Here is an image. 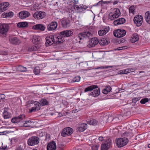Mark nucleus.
<instances>
[{"mask_svg":"<svg viewBox=\"0 0 150 150\" xmlns=\"http://www.w3.org/2000/svg\"><path fill=\"white\" fill-rule=\"evenodd\" d=\"M62 26L64 28H67L70 25V21L68 18L65 19L62 21Z\"/></svg>","mask_w":150,"mask_h":150,"instance_id":"obj_23","label":"nucleus"},{"mask_svg":"<svg viewBox=\"0 0 150 150\" xmlns=\"http://www.w3.org/2000/svg\"><path fill=\"white\" fill-rule=\"evenodd\" d=\"M10 28L8 24L3 23L0 25V36H5Z\"/></svg>","mask_w":150,"mask_h":150,"instance_id":"obj_4","label":"nucleus"},{"mask_svg":"<svg viewBox=\"0 0 150 150\" xmlns=\"http://www.w3.org/2000/svg\"><path fill=\"white\" fill-rule=\"evenodd\" d=\"M40 47L39 45L32 46L28 49V50L30 52L35 51L39 49Z\"/></svg>","mask_w":150,"mask_h":150,"instance_id":"obj_38","label":"nucleus"},{"mask_svg":"<svg viewBox=\"0 0 150 150\" xmlns=\"http://www.w3.org/2000/svg\"><path fill=\"white\" fill-rule=\"evenodd\" d=\"M129 141L128 139L124 137L120 138L116 141L117 146L118 147H123L126 145Z\"/></svg>","mask_w":150,"mask_h":150,"instance_id":"obj_5","label":"nucleus"},{"mask_svg":"<svg viewBox=\"0 0 150 150\" xmlns=\"http://www.w3.org/2000/svg\"><path fill=\"white\" fill-rule=\"evenodd\" d=\"M112 1H106V2H107L106 4H108L109 3H112Z\"/></svg>","mask_w":150,"mask_h":150,"instance_id":"obj_64","label":"nucleus"},{"mask_svg":"<svg viewBox=\"0 0 150 150\" xmlns=\"http://www.w3.org/2000/svg\"><path fill=\"white\" fill-rule=\"evenodd\" d=\"M77 13L81 12L83 11L82 6L81 5H76Z\"/></svg>","mask_w":150,"mask_h":150,"instance_id":"obj_40","label":"nucleus"},{"mask_svg":"<svg viewBox=\"0 0 150 150\" xmlns=\"http://www.w3.org/2000/svg\"><path fill=\"white\" fill-rule=\"evenodd\" d=\"M110 28L109 26H104L101 29L99 30L98 33L100 36H103L105 35L110 30Z\"/></svg>","mask_w":150,"mask_h":150,"instance_id":"obj_11","label":"nucleus"},{"mask_svg":"<svg viewBox=\"0 0 150 150\" xmlns=\"http://www.w3.org/2000/svg\"><path fill=\"white\" fill-rule=\"evenodd\" d=\"M57 26V23L56 22H52L47 25V29L48 31H53L56 29Z\"/></svg>","mask_w":150,"mask_h":150,"instance_id":"obj_13","label":"nucleus"},{"mask_svg":"<svg viewBox=\"0 0 150 150\" xmlns=\"http://www.w3.org/2000/svg\"><path fill=\"white\" fill-rule=\"evenodd\" d=\"M9 40L11 43L14 45H17L20 42L19 40L16 37H10Z\"/></svg>","mask_w":150,"mask_h":150,"instance_id":"obj_29","label":"nucleus"},{"mask_svg":"<svg viewBox=\"0 0 150 150\" xmlns=\"http://www.w3.org/2000/svg\"><path fill=\"white\" fill-rule=\"evenodd\" d=\"M5 133V132H0V135H2L4 134Z\"/></svg>","mask_w":150,"mask_h":150,"instance_id":"obj_61","label":"nucleus"},{"mask_svg":"<svg viewBox=\"0 0 150 150\" xmlns=\"http://www.w3.org/2000/svg\"><path fill=\"white\" fill-rule=\"evenodd\" d=\"M46 16L45 13L42 11H37L33 14L34 18L37 19H42Z\"/></svg>","mask_w":150,"mask_h":150,"instance_id":"obj_10","label":"nucleus"},{"mask_svg":"<svg viewBox=\"0 0 150 150\" xmlns=\"http://www.w3.org/2000/svg\"><path fill=\"white\" fill-rule=\"evenodd\" d=\"M98 122V121L95 119H93L87 121V123L88 124L94 126H95L97 125Z\"/></svg>","mask_w":150,"mask_h":150,"instance_id":"obj_36","label":"nucleus"},{"mask_svg":"<svg viewBox=\"0 0 150 150\" xmlns=\"http://www.w3.org/2000/svg\"><path fill=\"white\" fill-rule=\"evenodd\" d=\"M145 19L146 22L150 24V11H147L145 14Z\"/></svg>","mask_w":150,"mask_h":150,"instance_id":"obj_34","label":"nucleus"},{"mask_svg":"<svg viewBox=\"0 0 150 150\" xmlns=\"http://www.w3.org/2000/svg\"><path fill=\"white\" fill-rule=\"evenodd\" d=\"M98 139L99 141H102L103 139V137H99Z\"/></svg>","mask_w":150,"mask_h":150,"instance_id":"obj_57","label":"nucleus"},{"mask_svg":"<svg viewBox=\"0 0 150 150\" xmlns=\"http://www.w3.org/2000/svg\"><path fill=\"white\" fill-rule=\"evenodd\" d=\"M32 28L34 30L43 31L45 30V26L43 24H37L33 26Z\"/></svg>","mask_w":150,"mask_h":150,"instance_id":"obj_16","label":"nucleus"},{"mask_svg":"<svg viewBox=\"0 0 150 150\" xmlns=\"http://www.w3.org/2000/svg\"><path fill=\"white\" fill-rule=\"evenodd\" d=\"M141 98V97H136L132 99V103H136L138 101H139Z\"/></svg>","mask_w":150,"mask_h":150,"instance_id":"obj_45","label":"nucleus"},{"mask_svg":"<svg viewBox=\"0 0 150 150\" xmlns=\"http://www.w3.org/2000/svg\"><path fill=\"white\" fill-rule=\"evenodd\" d=\"M18 69V70L21 72H25L27 71L26 68L22 66H19Z\"/></svg>","mask_w":150,"mask_h":150,"instance_id":"obj_41","label":"nucleus"},{"mask_svg":"<svg viewBox=\"0 0 150 150\" xmlns=\"http://www.w3.org/2000/svg\"><path fill=\"white\" fill-rule=\"evenodd\" d=\"M112 89L111 87L110 86H107L105 88L102 90V92L105 94H107L108 92H110Z\"/></svg>","mask_w":150,"mask_h":150,"instance_id":"obj_37","label":"nucleus"},{"mask_svg":"<svg viewBox=\"0 0 150 150\" xmlns=\"http://www.w3.org/2000/svg\"><path fill=\"white\" fill-rule=\"evenodd\" d=\"M125 39L123 38H122L121 39V40H120V43H123L125 42Z\"/></svg>","mask_w":150,"mask_h":150,"instance_id":"obj_58","label":"nucleus"},{"mask_svg":"<svg viewBox=\"0 0 150 150\" xmlns=\"http://www.w3.org/2000/svg\"><path fill=\"white\" fill-rule=\"evenodd\" d=\"M81 79V77L80 76H76V82H79Z\"/></svg>","mask_w":150,"mask_h":150,"instance_id":"obj_52","label":"nucleus"},{"mask_svg":"<svg viewBox=\"0 0 150 150\" xmlns=\"http://www.w3.org/2000/svg\"><path fill=\"white\" fill-rule=\"evenodd\" d=\"M113 66H102L99 67H97L95 68V69H108L109 68H113Z\"/></svg>","mask_w":150,"mask_h":150,"instance_id":"obj_42","label":"nucleus"},{"mask_svg":"<svg viewBox=\"0 0 150 150\" xmlns=\"http://www.w3.org/2000/svg\"><path fill=\"white\" fill-rule=\"evenodd\" d=\"M39 141L40 139L38 137L33 136L28 139L27 144L29 146H34L38 145Z\"/></svg>","mask_w":150,"mask_h":150,"instance_id":"obj_3","label":"nucleus"},{"mask_svg":"<svg viewBox=\"0 0 150 150\" xmlns=\"http://www.w3.org/2000/svg\"><path fill=\"white\" fill-rule=\"evenodd\" d=\"M64 41V37L61 36L60 35L57 36L55 40V43L56 44L61 43Z\"/></svg>","mask_w":150,"mask_h":150,"instance_id":"obj_30","label":"nucleus"},{"mask_svg":"<svg viewBox=\"0 0 150 150\" xmlns=\"http://www.w3.org/2000/svg\"><path fill=\"white\" fill-rule=\"evenodd\" d=\"M134 6H131L129 9V13H132L133 14H134Z\"/></svg>","mask_w":150,"mask_h":150,"instance_id":"obj_46","label":"nucleus"},{"mask_svg":"<svg viewBox=\"0 0 150 150\" xmlns=\"http://www.w3.org/2000/svg\"><path fill=\"white\" fill-rule=\"evenodd\" d=\"M8 109H4L3 114V116L4 119H8L11 117V113L8 112Z\"/></svg>","mask_w":150,"mask_h":150,"instance_id":"obj_27","label":"nucleus"},{"mask_svg":"<svg viewBox=\"0 0 150 150\" xmlns=\"http://www.w3.org/2000/svg\"><path fill=\"white\" fill-rule=\"evenodd\" d=\"M102 1H99L98 3L97 4H94L93 6H102Z\"/></svg>","mask_w":150,"mask_h":150,"instance_id":"obj_49","label":"nucleus"},{"mask_svg":"<svg viewBox=\"0 0 150 150\" xmlns=\"http://www.w3.org/2000/svg\"><path fill=\"white\" fill-rule=\"evenodd\" d=\"M28 23L25 22H21L18 23L17 26L18 28H25L28 26Z\"/></svg>","mask_w":150,"mask_h":150,"instance_id":"obj_35","label":"nucleus"},{"mask_svg":"<svg viewBox=\"0 0 150 150\" xmlns=\"http://www.w3.org/2000/svg\"><path fill=\"white\" fill-rule=\"evenodd\" d=\"M41 105L42 106H45L46 105H48L49 102L45 98L42 99L40 101Z\"/></svg>","mask_w":150,"mask_h":150,"instance_id":"obj_39","label":"nucleus"},{"mask_svg":"<svg viewBox=\"0 0 150 150\" xmlns=\"http://www.w3.org/2000/svg\"><path fill=\"white\" fill-rule=\"evenodd\" d=\"M126 33V31L123 29H118L113 31L114 35L115 37L117 38L123 37L125 36Z\"/></svg>","mask_w":150,"mask_h":150,"instance_id":"obj_7","label":"nucleus"},{"mask_svg":"<svg viewBox=\"0 0 150 150\" xmlns=\"http://www.w3.org/2000/svg\"><path fill=\"white\" fill-rule=\"evenodd\" d=\"M46 42L45 45L46 46H49V45L55 43V40L54 39L53 36H51L50 37H47L46 39Z\"/></svg>","mask_w":150,"mask_h":150,"instance_id":"obj_14","label":"nucleus"},{"mask_svg":"<svg viewBox=\"0 0 150 150\" xmlns=\"http://www.w3.org/2000/svg\"><path fill=\"white\" fill-rule=\"evenodd\" d=\"M5 98V96L4 94H1L0 95V99H4Z\"/></svg>","mask_w":150,"mask_h":150,"instance_id":"obj_53","label":"nucleus"},{"mask_svg":"<svg viewBox=\"0 0 150 150\" xmlns=\"http://www.w3.org/2000/svg\"><path fill=\"white\" fill-rule=\"evenodd\" d=\"M13 16V13L12 11L8 12H4L1 15L2 17L3 18H11Z\"/></svg>","mask_w":150,"mask_h":150,"instance_id":"obj_25","label":"nucleus"},{"mask_svg":"<svg viewBox=\"0 0 150 150\" xmlns=\"http://www.w3.org/2000/svg\"><path fill=\"white\" fill-rule=\"evenodd\" d=\"M32 41L33 43L37 45H39L40 43L39 38L37 36H33L32 38Z\"/></svg>","mask_w":150,"mask_h":150,"instance_id":"obj_32","label":"nucleus"},{"mask_svg":"<svg viewBox=\"0 0 150 150\" xmlns=\"http://www.w3.org/2000/svg\"><path fill=\"white\" fill-rule=\"evenodd\" d=\"M122 50V47H119L117 48V49H116V50ZM115 50H116V49H115Z\"/></svg>","mask_w":150,"mask_h":150,"instance_id":"obj_60","label":"nucleus"},{"mask_svg":"<svg viewBox=\"0 0 150 150\" xmlns=\"http://www.w3.org/2000/svg\"><path fill=\"white\" fill-rule=\"evenodd\" d=\"M122 50L126 49L127 48V47L126 46H122Z\"/></svg>","mask_w":150,"mask_h":150,"instance_id":"obj_62","label":"nucleus"},{"mask_svg":"<svg viewBox=\"0 0 150 150\" xmlns=\"http://www.w3.org/2000/svg\"><path fill=\"white\" fill-rule=\"evenodd\" d=\"M60 35L64 37H69L71 36L73 34V32L70 30H65L59 33Z\"/></svg>","mask_w":150,"mask_h":150,"instance_id":"obj_15","label":"nucleus"},{"mask_svg":"<svg viewBox=\"0 0 150 150\" xmlns=\"http://www.w3.org/2000/svg\"><path fill=\"white\" fill-rule=\"evenodd\" d=\"M143 18L142 16L141 15H136L134 18L133 21L137 26L139 27L140 26L143 22Z\"/></svg>","mask_w":150,"mask_h":150,"instance_id":"obj_8","label":"nucleus"},{"mask_svg":"<svg viewBox=\"0 0 150 150\" xmlns=\"http://www.w3.org/2000/svg\"><path fill=\"white\" fill-rule=\"evenodd\" d=\"M139 38L138 34L137 33H134L132 37L130 39V41L131 42L134 43L139 40Z\"/></svg>","mask_w":150,"mask_h":150,"instance_id":"obj_26","label":"nucleus"},{"mask_svg":"<svg viewBox=\"0 0 150 150\" xmlns=\"http://www.w3.org/2000/svg\"><path fill=\"white\" fill-rule=\"evenodd\" d=\"M149 101V99L147 98H143L141 100L140 103L142 104H145Z\"/></svg>","mask_w":150,"mask_h":150,"instance_id":"obj_44","label":"nucleus"},{"mask_svg":"<svg viewBox=\"0 0 150 150\" xmlns=\"http://www.w3.org/2000/svg\"><path fill=\"white\" fill-rule=\"evenodd\" d=\"M125 21L126 20L124 18H121L114 21L113 23L115 25L117 26L118 25L123 24L125 23Z\"/></svg>","mask_w":150,"mask_h":150,"instance_id":"obj_20","label":"nucleus"},{"mask_svg":"<svg viewBox=\"0 0 150 150\" xmlns=\"http://www.w3.org/2000/svg\"><path fill=\"white\" fill-rule=\"evenodd\" d=\"M87 124L85 123L79 124L76 129L77 131L80 132H83L87 129Z\"/></svg>","mask_w":150,"mask_h":150,"instance_id":"obj_21","label":"nucleus"},{"mask_svg":"<svg viewBox=\"0 0 150 150\" xmlns=\"http://www.w3.org/2000/svg\"><path fill=\"white\" fill-rule=\"evenodd\" d=\"M114 10L113 14L112 12H110L108 15L109 19L111 20H113L117 18L121 15L120 11L119 8H115Z\"/></svg>","mask_w":150,"mask_h":150,"instance_id":"obj_6","label":"nucleus"},{"mask_svg":"<svg viewBox=\"0 0 150 150\" xmlns=\"http://www.w3.org/2000/svg\"><path fill=\"white\" fill-rule=\"evenodd\" d=\"M34 105H35V108L36 109V110L38 111L39 110L40 108L41 104L38 102H33L32 100H30L28 102L27 104L28 107L32 106V105H30V104Z\"/></svg>","mask_w":150,"mask_h":150,"instance_id":"obj_12","label":"nucleus"},{"mask_svg":"<svg viewBox=\"0 0 150 150\" xmlns=\"http://www.w3.org/2000/svg\"><path fill=\"white\" fill-rule=\"evenodd\" d=\"M3 144L2 143V146L0 147V150H5L7 148V145L3 146Z\"/></svg>","mask_w":150,"mask_h":150,"instance_id":"obj_50","label":"nucleus"},{"mask_svg":"<svg viewBox=\"0 0 150 150\" xmlns=\"http://www.w3.org/2000/svg\"><path fill=\"white\" fill-rule=\"evenodd\" d=\"M99 43L102 46H104L105 45H107L110 43L109 40L105 38H102L101 40H99Z\"/></svg>","mask_w":150,"mask_h":150,"instance_id":"obj_28","label":"nucleus"},{"mask_svg":"<svg viewBox=\"0 0 150 150\" xmlns=\"http://www.w3.org/2000/svg\"><path fill=\"white\" fill-rule=\"evenodd\" d=\"M37 111L36 109L34 107H32L31 109H30L29 110V113H31L32 112H36Z\"/></svg>","mask_w":150,"mask_h":150,"instance_id":"obj_47","label":"nucleus"},{"mask_svg":"<svg viewBox=\"0 0 150 150\" xmlns=\"http://www.w3.org/2000/svg\"><path fill=\"white\" fill-rule=\"evenodd\" d=\"M7 52H6L5 51L3 52V54L4 55H7Z\"/></svg>","mask_w":150,"mask_h":150,"instance_id":"obj_63","label":"nucleus"},{"mask_svg":"<svg viewBox=\"0 0 150 150\" xmlns=\"http://www.w3.org/2000/svg\"><path fill=\"white\" fill-rule=\"evenodd\" d=\"M93 91L90 93L89 95L90 96H92L93 97H97L98 96L100 93V89L98 87V88H96Z\"/></svg>","mask_w":150,"mask_h":150,"instance_id":"obj_22","label":"nucleus"},{"mask_svg":"<svg viewBox=\"0 0 150 150\" xmlns=\"http://www.w3.org/2000/svg\"><path fill=\"white\" fill-rule=\"evenodd\" d=\"M77 22L78 23L79 22L78 21H76V26H78V27H76V28L77 29H79V28H79L80 27H81L82 26L81 25H80L79 24V25L78 26L77 25V24H78V23H77Z\"/></svg>","mask_w":150,"mask_h":150,"instance_id":"obj_55","label":"nucleus"},{"mask_svg":"<svg viewBox=\"0 0 150 150\" xmlns=\"http://www.w3.org/2000/svg\"><path fill=\"white\" fill-rule=\"evenodd\" d=\"M73 132V129L70 127L65 128L62 133V135L63 137H66L71 134Z\"/></svg>","mask_w":150,"mask_h":150,"instance_id":"obj_9","label":"nucleus"},{"mask_svg":"<svg viewBox=\"0 0 150 150\" xmlns=\"http://www.w3.org/2000/svg\"><path fill=\"white\" fill-rule=\"evenodd\" d=\"M99 146L97 145H94L92 147V150H98Z\"/></svg>","mask_w":150,"mask_h":150,"instance_id":"obj_48","label":"nucleus"},{"mask_svg":"<svg viewBox=\"0 0 150 150\" xmlns=\"http://www.w3.org/2000/svg\"><path fill=\"white\" fill-rule=\"evenodd\" d=\"M30 15V13L26 11H21L19 13V17L21 19H24L29 17Z\"/></svg>","mask_w":150,"mask_h":150,"instance_id":"obj_18","label":"nucleus"},{"mask_svg":"<svg viewBox=\"0 0 150 150\" xmlns=\"http://www.w3.org/2000/svg\"><path fill=\"white\" fill-rule=\"evenodd\" d=\"M82 6L83 11L86 10L88 8V7L86 5H82Z\"/></svg>","mask_w":150,"mask_h":150,"instance_id":"obj_54","label":"nucleus"},{"mask_svg":"<svg viewBox=\"0 0 150 150\" xmlns=\"http://www.w3.org/2000/svg\"><path fill=\"white\" fill-rule=\"evenodd\" d=\"M133 68H127L125 69L121 70L120 71V74H126L131 72L134 71Z\"/></svg>","mask_w":150,"mask_h":150,"instance_id":"obj_31","label":"nucleus"},{"mask_svg":"<svg viewBox=\"0 0 150 150\" xmlns=\"http://www.w3.org/2000/svg\"><path fill=\"white\" fill-rule=\"evenodd\" d=\"M25 115L24 114L20 115L18 117H14L11 119V121L13 123H17L21 127H30L33 125V122L31 120L26 121L23 122L25 120Z\"/></svg>","mask_w":150,"mask_h":150,"instance_id":"obj_2","label":"nucleus"},{"mask_svg":"<svg viewBox=\"0 0 150 150\" xmlns=\"http://www.w3.org/2000/svg\"><path fill=\"white\" fill-rule=\"evenodd\" d=\"M112 142L111 140L106 141L104 144L101 145V150H108Z\"/></svg>","mask_w":150,"mask_h":150,"instance_id":"obj_17","label":"nucleus"},{"mask_svg":"<svg viewBox=\"0 0 150 150\" xmlns=\"http://www.w3.org/2000/svg\"><path fill=\"white\" fill-rule=\"evenodd\" d=\"M28 4L30 6L34 4V0H27Z\"/></svg>","mask_w":150,"mask_h":150,"instance_id":"obj_51","label":"nucleus"},{"mask_svg":"<svg viewBox=\"0 0 150 150\" xmlns=\"http://www.w3.org/2000/svg\"><path fill=\"white\" fill-rule=\"evenodd\" d=\"M118 1H117V0L113 2V5H115V4H117L118 3Z\"/></svg>","mask_w":150,"mask_h":150,"instance_id":"obj_59","label":"nucleus"},{"mask_svg":"<svg viewBox=\"0 0 150 150\" xmlns=\"http://www.w3.org/2000/svg\"><path fill=\"white\" fill-rule=\"evenodd\" d=\"M16 150H23L21 146H18L16 149Z\"/></svg>","mask_w":150,"mask_h":150,"instance_id":"obj_56","label":"nucleus"},{"mask_svg":"<svg viewBox=\"0 0 150 150\" xmlns=\"http://www.w3.org/2000/svg\"><path fill=\"white\" fill-rule=\"evenodd\" d=\"M40 69L38 67H36L34 70V72L36 75H38L40 72Z\"/></svg>","mask_w":150,"mask_h":150,"instance_id":"obj_43","label":"nucleus"},{"mask_svg":"<svg viewBox=\"0 0 150 150\" xmlns=\"http://www.w3.org/2000/svg\"><path fill=\"white\" fill-rule=\"evenodd\" d=\"M47 150H56V144L55 142L52 141L48 144L47 147Z\"/></svg>","mask_w":150,"mask_h":150,"instance_id":"obj_19","label":"nucleus"},{"mask_svg":"<svg viewBox=\"0 0 150 150\" xmlns=\"http://www.w3.org/2000/svg\"><path fill=\"white\" fill-rule=\"evenodd\" d=\"M96 88H98V86L97 85H94L88 86L85 88L84 90V92L91 91Z\"/></svg>","mask_w":150,"mask_h":150,"instance_id":"obj_33","label":"nucleus"},{"mask_svg":"<svg viewBox=\"0 0 150 150\" xmlns=\"http://www.w3.org/2000/svg\"><path fill=\"white\" fill-rule=\"evenodd\" d=\"M93 28L90 26H86L84 27L83 32L79 33L78 36L76 39V42L77 43L78 40H81L82 39L85 40L89 39L91 38L93 36L92 32Z\"/></svg>","mask_w":150,"mask_h":150,"instance_id":"obj_1","label":"nucleus"},{"mask_svg":"<svg viewBox=\"0 0 150 150\" xmlns=\"http://www.w3.org/2000/svg\"><path fill=\"white\" fill-rule=\"evenodd\" d=\"M99 40L97 38H93L91 39L89 44L91 47H93L98 43H99Z\"/></svg>","mask_w":150,"mask_h":150,"instance_id":"obj_24","label":"nucleus"}]
</instances>
